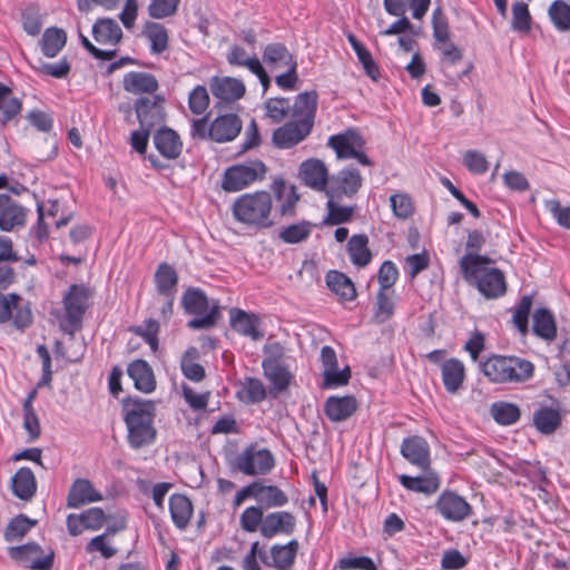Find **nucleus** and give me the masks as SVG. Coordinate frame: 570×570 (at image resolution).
Returning a JSON list of instances; mask_svg holds the SVG:
<instances>
[{
  "mask_svg": "<svg viewBox=\"0 0 570 570\" xmlns=\"http://www.w3.org/2000/svg\"><path fill=\"white\" fill-rule=\"evenodd\" d=\"M127 441L131 449L139 450L153 444L157 436L154 426L156 406L153 401L127 400L122 405Z\"/></svg>",
  "mask_w": 570,
  "mask_h": 570,
  "instance_id": "f257e3e1",
  "label": "nucleus"
},
{
  "mask_svg": "<svg viewBox=\"0 0 570 570\" xmlns=\"http://www.w3.org/2000/svg\"><path fill=\"white\" fill-rule=\"evenodd\" d=\"M490 263L491 259L488 256L471 253L463 255L459 263L464 279L475 284L478 291L488 299L501 297L507 292L502 271L482 267Z\"/></svg>",
  "mask_w": 570,
  "mask_h": 570,
  "instance_id": "f03ea898",
  "label": "nucleus"
},
{
  "mask_svg": "<svg viewBox=\"0 0 570 570\" xmlns=\"http://www.w3.org/2000/svg\"><path fill=\"white\" fill-rule=\"evenodd\" d=\"M534 364L525 358L493 354L481 364L484 376L494 384H522L534 375Z\"/></svg>",
  "mask_w": 570,
  "mask_h": 570,
  "instance_id": "7ed1b4c3",
  "label": "nucleus"
},
{
  "mask_svg": "<svg viewBox=\"0 0 570 570\" xmlns=\"http://www.w3.org/2000/svg\"><path fill=\"white\" fill-rule=\"evenodd\" d=\"M272 209V195L265 190L243 194L232 206L233 216L237 222L258 229L274 225L271 218Z\"/></svg>",
  "mask_w": 570,
  "mask_h": 570,
  "instance_id": "20e7f679",
  "label": "nucleus"
},
{
  "mask_svg": "<svg viewBox=\"0 0 570 570\" xmlns=\"http://www.w3.org/2000/svg\"><path fill=\"white\" fill-rule=\"evenodd\" d=\"M263 354V374L271 384V393L276 396L285 392L294 379L287 364L288 356L279 342L265 344Z\"/></svg>",
  "mask_w": 570,
  "mask_h": 570,
  "instance_id": "39448f33",
  "label": "nucleus"
},
{
  "mask_svg": "<svg viewBox=\"0 0 570 570\" xmlns=\"http://www.w3.org/2000/svg\"><path fill=\"white\" fill-rule=\"evenodd\" d=\"M181 305L187 314L197 316L188 322V326L193 330L210 328L219 316L218 304L209 305L207 296L199 288H188L183 294Z\"/></svg>",
  "mask_w": 570,
  "mask_h": 570,
  "instance_id": "423d86ee",
  "label": "nucleus"
},
{
  "mask_svg": "<svg viewBox=\"0 0 570 570\" xmlns=\"http://www.w3.org/2000/svg\"><path fill=\"white\" fill-rule=\"evenodd\" d=\"M267 173L266 165L259 160H248L225 169L222 188L227 193L240 191L252 184L263 180Z\"/></svg>",
  "mask_w": 570,
  "mask_h": 570,
  "instance_id": "0eeeda50",
  "label": "nucleus"
},
{
  "mask_svg": "<svg viewBox=\"0 0 570 570\" xmlns=\"http://www.w3.org/2000/svg\"><path fill=\"white\" fill-rule=\"evenodd\" d=\"M275 459L268 449L245 448L234 460V469L245 475H265L272 471Z\"/></svg>",
  "mask_w": 570,
  "mask_h": 570,
  "instance_id": "6e6552de",
  "label": "nucleus"
},
{
  "mask_svg": "<svg viewBox=\"0 0 570 570\" xmlns=\"http://www.w3.org/2000/svg\"><path fill=\"white\" fill-rule=\"evenodd\" d=\"M10 320L17 330L24 331L33 320L30 305L17 293H0V324Z\"/></svg>",
  "mask_w": 570,
  "mask_h": 570,
  "instance_id": "1a4fd4ad",
  "label": "nucleus"
},
{
  "mask_svg": "<svg viewBox=\"0 0 570 570\" xmlns=\"http://www.w3.org/2000/svg\"><path fill=\"white\" fill-rule=\"evenodd\" d=\"M8 554L12 560L31 570H51L53 566V552L43 554L42 548L36 542L10 547Z\"/></svg>",
  "mask_w": 570,
  "mask_h": 570,
  "instance_id": "9d476101",
  "label": "nucleus"
},
{
  "mask_svg": "<svg viewBox=\"0 0 570 570\" xmlns=\"http://www.w3.org/2000/svg\"><path fill=\"white\" fill-rule=\"evenodd\" d=\"M90 291L83 285H71L68 293L63 296V307L66 312V322L69 332L73 333L81 325L82 317L88 308Z\"/></svg>",
  "mask_w": 570,
  "mask_h": 570,
  "instance_id": "9b49d317",
  "label": "nucleus"
},
{
  "mask_svg": "<svg viewBox=\"0 0 570 570\" xmlns=\"http://www.w3.org/2000/svg\"><path fill=\"white\" fill-rule=\"evenodd\" d=\"M435 511L446 521L462 522L472 514L471 504L454 491L445 490L434 503Z\"/></svg>",
  "mask_w": 570,
  "mask_h": 570,
  "instance_id": "f8f14e48",
  "label": "nucleus"
},
{
  "mask_svg": "<svg viewBox=\"0 0 570 570\" xmlns=\"http://www.w3.org/2000/svg\"><path fill=\"white\" fill-rule=\"evenodd\" d=\"M165 101L161 95L139 97L135 100L134 108L141 128L153 129L165 121Z\"/></svg>",
  "mask_w": 570,
  "mask_h": 570,
  "instance_id": "ddd939ff",
  "label": "nucleus"
},
{
  "mask_svg": "<svg viewBox=\"0 0 570 570\" xmlns=\"http://www.w3.org/2000/svg\"><path fill=\"white\" fill-rule=\"evenodd\" d=\"M362 186V176L358 169L346 167L330 178V186L326 190L331 198L345 195L354 196Z\"/></svg>",
  "mask_w": 570,
  "mask_h": 570,
  "instance_id": "4468645a",
  "label": "nucleus"
},
{
  "mask_svg": "<svg viewBox=\"0 0 570 570\" xmlns=\"http://www.w3.org/2000/svg\"><path fill=\"white\" fill-rule=\"evenodd\" d=\"M400 451L402 456L412 465L423 471L430 468V445L424 438L412 435L403 439Z\"/></svg>",
  "mask_w": 570,
  "mask_h": 570,
  "instance_id": "2eb2a0df",
  "label": "nucleus"
},
{
  "mask_svg": "<svg viewBox=\"0 0 570 570\" xmlns=\"http://www.w3.org/2000/svg\"><path fill=\"white\" fill-rule=\"evenodd\" d=\"M312 129L297 120L287 121L273 131L272 141L279 149H289L309 136Z\"/></svg>",
  "mask_w": 570,
  "mask_h": 570,
  "instance_id": "dca6fc26",
  "label": "nucleus"
},
{
  "mask_svg": "<svg viewBox=\"0 0 570 570\" xmlns=\"http://www.w3.org/2000/svg\"><path fill=\"white\" fill-rule=\"evenodd\" d=\"M243 122L235 114L216 117L209 124V139L223 144L234 140L242 131Z\"/></svg>",
  "mask_w": 570,
  "mask_h": 570,
  "instance_id": "f3484780",
  "label": "nucleus"
},
{
  "mask_svg": "<svg viewBox=\"0 0 570 570\" xmlns=\"http://www.w3.org/2000/svg\"><path fill=\"white\" fill-rule=\"evenodd\" d=\"M364 145V138L355 128L332 135L327 140V146L335 151L340 159H350L351 155H354L357 149H363Z\"/></svg>",
  "mask_w": 570,
  "mask_h": 570,
  "instance_id": "a211bd4d",
  "label": "nucleus"
},
{
  "mask_svg": "<svg viewBox=\"0 0 570 570\" xmlns=\"http://www.w3.org/2000/svg\"><path fill=\"white\" fill-rule=\"evenodd\" d=\"M296 518L288 511H276L264 517L259 528L262 537L272 539L277 534L291 535L295 531Z\"/></svg>",
  "mask_w": 570,
  "mask_h": 570,
  "instance_id": "6ab92c4d",
  "label": "nucleus"
},
{
  "mask_svg": "<svg viewBox=\"0 0 570 570\" xmlns=\"http://www.w3.org/2000/svg\"><path fill=\"white\" fill-rule=\"evenodd\" d=\"M299 543L296 539L288 541L286 544H274L271 547V557L262 553L261 560L267 567L277 570H289L296 559Z\"/></svg>",
  "mask_w": 570,
  "mask_h": 570,
  "instance_id": "aec40b11",
  "label": "nucleus"
},
{
  "mask_svg": "<svg viewBox=\"0 0 570 570\" xmlns=\"http://www.w3.org/2000/svg\"><path fill=\"white\" fill-rule=\"evenodd\" d=\"M102 500V494L95 489L92 482L88 479H76L71 484L67 495V507L78 509L85 504Z\"/></svg>",
  "mask_w": 570,
  "mask_h": 570,
  "instance_id": "412c9836",
  "label": "nucleus"
},
{
  "mask_svg": "<svg viewBox=\"0 0 570 570\" xmlns=\"http://www.w3.org/2000/svg\"><path fill=\"white\" fill-rule=\"evenodd\" d=\"M26 209L9 195L0 194V229L11 232L26 223Z\"/></svg>",
  "mask_w": 570,
  "mask_h": 570,
  "instance_id": "4be33fe9",
  "label": "nucleus"
},
{
  "mask_svg": "<svg viewBox=\"0 0 570 570\" xmlns=\"http://www.w3.org/2000/svg\"><path fill=\"white\" fill-rule=\"evenodd\" d=\"M261 320L254 313H247L239 308L230 309V326L240 335L259 341L264 332L259 328Z\"/></svg>",
  "mask_w": 570,
  "mask_h": 570,
  "instance_id": "5701e85b",
  "label": "nucleus"
},
{
  "mask_svg": "<svg viewBox=\"0 0 570 570\" xmlns=\"http://www.w3.org/2000/svg\"><path fill=\"white\" fill-rule=\"evenodd\" d=\"M317 92L315 90L301 92L291 106L292 117L308 127L314 126L317 109Z\"/></svg>",
  "mask_w": 570,
  "mask_h": 570,
  "instance_id": "b1692460",
  "label": "nucleus"
},
{
  "mask_svg": "<svg viewBox=\"0 0 570 570\" xmlns=\"http://www.w3.org/2000/svg\"><path fill=\"white\" fill-rule=\"evenodd\" d=\"M299 176L304 184L315 190H324L330 185L328 173L325 164L320 159H308L302 163Z\"/></svg>",
  "mask_w": 570,
  "mask_h": 570,
  "instance_id": "393cba45",
  "label": "nucleus"
},
{
  "mask_svg": "<svg viewBox=\"0 0 570 570\" xmlns=\"http://www.w3.org/2000/svg\"><path fill=\"white\" fill-rule=\"evenodd\" d=\"M122 88L134 95H157L159 88L157 78L144 71H129L124 76Z\"/></svg>",
  "mask_w": 570,
  "mask_h": 570,
  "instance_id": "a878e982",
  "label": "nucleus"
},
{
  "mask_svg": "<svg viewBox=\"0 0 570 570\" xmlns=\"http://www.w3.org/2000/svg\"><path fill=\"white\" fill-rule=\"evenodd\" d=\"M214 97L222 101L233 102L245 95V85L242 80L232 77H214L210 81Z\"/></svg>",
  "mask_w": 570,
  "mask_h": 570,
  "instance_id": "bb28decb",
  "label": "nucleus"
},
{
  "mask_svg": "<svg viewBox=\"0 0 570 570\" xmlns=\"http://www.w3.org/2000/svg\"><path fill=\"white\" fill-rule=\"evenodd\" d=\"M357 410V401L353 395L330 396L324 403V412L330 421L342 422L351 417Z\"/></svg>",
  "mask_w": 570,
  "mask_h": 570,
  "instance_id": "cd10ccee",
  "label": "nucleus"
},
{
  "mask_svg": "<svg viewBox=\"0 0 570 570\" xmlns=\"http://www.w3.org/2000/svg\"><path fill=\"white\" fill-rule=\"evenodd\" d=\"M154 144L159 154L167 159L178 158L183 150L179 135L168 127L160 128L154 135Z\"/></svg>",
  "mask_w": 570,
  "mask_h": 570,
  "instance_id": "c85d7f7f",
  "label": "nucleus"
},
{
  "mask_svg": "<svg viewBox=\"0 0 570 570\" xmlns=\"http://www.w3.org/2000/svg\"><path fill=\"white\" fill-rule=\"evenodd\" d=\"M169 512L175 527L185 530L193 517L194 507L189 498L181 493H174L169 497Z\"/></svg>",
  "mask_w": 570,
  "mask_h": 570,
  "instance_id": "c756f323",
  "label": "nucleus"
},
{
  "mask_svg": "<svg viewBox=\"0 0 570 570\" xmlns=\"http://www.w3.org/2000/svg\"><path fill=\"white\" fill-rule=\"evenodd\" d=\"M94 39L102 46H117L122 39V30L111 18L98 19L91 30Z\"/></svg>",
  "mask_w": 570,
  "mask_h": 570,
  "instance_id": "7c9ffc66",
  "label": "nucleus"
},
{
  "mask_svg": "<svg viewBox=\"0 0 570 570\" xmlns=\"http://www.w3.org/2000/svg\"><path fill=\"white\" fill-rule=\"evenodd\" d=\"M128 376L134 381L137 390L150 393L156 389L153 368L145 360H136L128 365Z\"/></svg>",
  "mask_w": 570,
  "mask_h": 570,
  "instance_id": "2f4dec72",
  "label": "nucleus"
},
{
  "mask_svg": "<svg viewBox=\"0 0 570 570\" xmlns=\"http://www.w3.org/2000/svg\"><path fill=\"white\" fill-rule=\"evenodd\" d=\"M142 36L148 40L153 55H161L169 47V31L163 23L147 21L142 27Z\"/></svg>",
  "mask_w": 570,
  "mask_h": 570,
  "instance_id": "473e14b6",
  "label": "nucleus"
},
{
  "mask_svg": "<svg viewBox=\"0 0 570 570\" xmlns=\"http://www.w3.org/2000/svg\"><path fill=\"white\" fill-rule=\"evenodd\" d=\"M266 394V386L257 377L247 376L237 384L236 397L245 404L261 403Z\"/></svg>",
  "mask_w": 570,
  "mask_h": 570,
  "instance_id": "72a5a7b5",
  "label": "nucleus"
},
{
  "mask_svg": "<svg viewBox=\"0 0 570 570\" xmlns=\"http://www.w3.org/2000/svg\"><path fill=\"white\" fill-rule=\"evenodd\" d=\"M327 287L340 297L342 302H352L356 298V288L352 279L338 271H330L325 276Z\"/></svg>",
  "mask_w": 570,
  "mask_h": 570,
  "instance_id": "f704fd0d",
  "label": "nucleus"
},
{
  "mask_svg": "<svg viewBox=\"0 0 570 570\" xmlns=\"http://www.w3.org/2000/svg\"><path fill=\"white\" fill-rule=\"evenodd\" d=\"M442 381L445 390L454 394L462 386L465 377L463 363L458 358H449L441 365Z\"/></svg>",
  "mask_w": 570,
  "mask_h": 570,
  "instance_id": "c9c22d12",
  "label": "nucleus"
},
{
  "mask_svg": "<svg viewBox=\"0 0 570 570\" xmlns=\"http://www.w3.org/2000/svg\"><path fill=\"white\" fill-rule=\"evenodd\" d=\"M12 493L21 500H30L37 491V481L30 468H20L11 479Z\"/></svg>",
  "mask_w": 570,
  "mask_h": 570,
  "instance_id": "e433bc0d",
  "label": "nucleus"
},
{
  "mask_svg": "<svg viewBox=\"0 0 570 570\" xmlns=\"http://www.w3.org/2000/svg\"><path fill=\"white\" fill-rule=\"evenodd\" d=\"M399 479L400 483L405 489L419 493L433 494L440 488V479L438 474L432 471H425L424 475L420 476H410L406 474H402Z\"/></svg>",
  "mask_w": 570,
  "mask_h": 570,
  "instance_id": "4c0bfd02",
  "label": "nucleus"
},
{
  "mask_svg": "<svg viewBox=\"0 0 570 570\" xmlns=\"http://www.w3.org/2000/svg\"><path fill=\"white\" fill-rule=\"evenodd\" d=\"M533 333L546 341H553L557 337V325L553 314L546 307L537 308L532 317Z\"/></svg>",
  "mask_w": 570,
  "mask_h": 570,
  "instance_id": "58836bf2",
  "label": "nucleus"
},
{
  "mask_svg": "<svg viewBox=\"0 0 570 570\" xmlns=\"http://www.w3.org/2000/svg\"><path fill=\"white\" fill-rule=\"evenodd\" d=\"M347 254L353 265L365 267L372 261L368 237L365 234L353 235L347 242Z\"/></svg>",
  "mask_w": 570,
  "mask_h": 570,
  "instance_id": "ea45409f",
  "label": "nucleus"
},
{
  "mask_svg": "<svg viewBox=\"0 0 570 570\" xmlns=\"http://www.w3.org/2000/svg\"><path fill=\"white\" fill-rule=\"evenodd\" d=\"M263 60L273 69L287 67L297 62L287 47L281 42L268 43L264 48Z\"/></svg>",
  "mask_w": 570,
  "mask_h": 570,
  "instance_id": "a19ab883",
  "label": "nucleus"
},
{
  "mask_svg": "<svg viewBox=\"0 0 570 570\" xmlns=\"http://www.w3.org/2000/svg\"><path fill=\"white\" fill-rule=\"evenodd\" d=\"M562 422V416L559 410L541 406L533 413V424L535 429L542 434H552Z\"/></svg>",
  "mask_w": 570,
  "mask_h": 570,
  "instance_id": "79ce46f5",
  "label": "nucleus"
},
{
  "mask_svg": "<svg viewBox=\"0 0 570 570\" xmlns=\"http://www.w3.org/2000/svg\"><path fill=\"white\" fill-rule=\"evenodd\" d=\"M155 284L159 295H175L178 284L177 272L171 265L167 263L159 264L155 273Z\"/></svg>",
  "mask_w": 570,
  "mask_h": 570,
  "instance_id": "37998d69",
  "label": "nucleus"
},
{
  "mask_svg": "<svg viewBox=\"0 0 570 570\" xmlns=\"http://www.w3.org/2000/svg\"><path fill=\"white\" fill-rule=\"evenodd\" d=\"M256 501L265 508H279L288 502L286 493L277 485H265L262 481H255Z\"/></svg>",
  "mask_w": 570,
  "mask_h": 570,
  "instance_id": "c03bdc74",
  "label": "nucleus"
},
{
  "mask_svg": "<svg viewBox=\"0 0 570 570\" xmlns=\"http://www.w3.org/2000/svg\"><path fill=\"white\" fill-rule=\"evenodd\" d=\"M67 42V33L65 30L50 27L45 30L40 45L42 53L48 58H55Z\"/></svg>",
  "mask_w": 570,
  "mask_h": 570,
  "instance_id": "a18cd8bd",
  "label": "nucleus"
},
{
  "mask_svg": "<svg viewBox=\"0 0 570 570\" xmlns=\"http://www.w3.org/2000/svg\"><path fill=\"white\" fill-rule=\"evenodd\" d=\"M199 357L196 347L190 346L180 360V368L184 376L193 382H200L205 379L206 372L203 365L195 361Z\"/></svg>",
  "mask_w": 570,
  "mask_h": 570,
  "instance_id": "49530a36",
  "label": "nucleus"
},
{
  "mask_svg": "<svg viewBox=\"0 0 570 570\" xmlns=\"http://www.w3.org/2000/svg\"><path fill=\"white\" fill-rule=\"evenodd\" d=\"M273 188L277 198L283 202L279 207L281 215L292 216L294 214V208L299 199L295 187H288L283 179H278L274 181Z\"/></svg>",
  "mask_w": 570,
  "mask_h": 570,
  "instance_id": "de8ad7c7",
  "label": "nucleus"
},
{
  "mask_svg": "<svg viewBox=\"0 0 570 570\" xmlns=\"http://www.w3.org/2000/svg\"><path fill=\"white\" fill-rule=\"evenodd\" d=\"M313 229L309 222L303 220L284 227L278 233V238L285 244H298L306 240Z\"/></svg>",
  "mask_w": 570,
  "mask_h": 570,
  "instance_id": "09e8293b",
  "label": "nucleus"
},
{
  "mask_svg": "<svg viewBox=\"0 0 570 570\" xmlns=\"http://www.w3.org/2000/svg\"><path fill=\"white\" fill-rule=\"evenodd\" d=\"M37 523L36 520L28 518L24 514H19L14 517L4 531V540L7 542L21 540L27 532L35 527Z\"/></svg>",
  "mask_w": 570,
  "mask_h": 570,
  "instance_id": "8fccbe9b",
  "label": "nucleus"
},
{
  "mask_svg": "<svg viewBox=\"0 0 570 570\" xmlns=\"http://www.w3.org/2000/svg\"><path fill=\"white\" fill-rule=\"evenodd\" d=\"M532 304L533 296L523 295L513 312L512 323L521 335H527L529 332V315Z\"/></svg>",
  "mask_w": 570,
  "mask_h": 570,
  "instance_id": "3c124183",
  "label": "nucleus"
},
{
  "mask_svg": "<svg viewBox=\"0 0 570 570\" xmlns=\"http://www.w3.org/2000/svg\"><path fill=\"white\" fill-rule=\"evenodd\" d=\"M491 414L497 423L511 425L519 421L521 412L518 405L508 402H497L491 406Z\"/></svg>",
  "mask_w": 570,
  "mask_h": 570,
  "instance_id": "603ef678",
  "label": "nucleus"
},
{
  "mask_svg": "<svg viewBox=\"0 0 570 570\" xmlns=\"http://www.w3.org/2000/svg\"><path fill=\"white\" fill-rule=\"evenodd\" d=\"M549 17L557 30H570V6L563 0H556L549 7Z\"/></svg>",
  "mask_w": 570,
  "mask_h": 570,
  "instance_id": "864d4df0",
  "label": "nucleus"
},
{
  "mask_svg": "<svg viewBox=\"0 0 570 570\" xmlns=\"http://www.w3.org/2000/svg\"><path fill=\"white\" fill-rule=\"evenodd\" d=\"M0 110L3 115V122L11 120L21 111V101L12 97V90L0 82Z\"/></svg>",
  "mask_w": 570,
  "mask_h": 570,
  "instance_id": "5fc2aeb1",
  "label": "nucleus"
},
{
  "mask_svg": "<svg viewBox=\"0 0 570 570\" xmlns=\"http://www.w3.org/2000/svg\"><path fill=\"white\" fill-rule=\"evenodd\" d=\"M129 331L141 337L154 352L158 350L159 323L156 320L148 318L145 321L144 325L130 326Z\"/></svg>",
  "mask_w": 570,
  "mask_h": 570,
  "instance_id": "6e6d98bb",
  "label": "nucleus"
},
{
  "mask_svg": "<svg viewBox=\"0 0 570 570\" xmlns=\"http://www.w3.org/2000/svg\"><path fill=\"white\" fill-rule=\"evenodd\" d=\"M266 116L274 124L283 121L291 110V104L288 98L276 97L269 98L264 102Z\"/></svg>",
  "mask_w": 570,
  "mask_h": 570,
  "instance_id": "4d7b16f0",
  "label": "nucleus"
},
{
  "mask_svg": "<svg viewBox=\"0 0 570 570\" xmlns=\"http://www.w3.org/2000/svg\"><path fill=\"white\" fill-rule=\"evenodd\" d=\"M264 521L263 508L252 505L246 508L240 514L239 522L243 530L246 532L257 531Z\"/></svg>",
  "mask_w": 570,
  "mask_h": 570,
  "instance_id": "13d9d810",
  "label": "nucleus"
},
{
  "mask_svg": "<svg viewBox=\"0 0 570 570\" xmlns=\"http://www.w3.org/2000/svg\"><path fill=\"white\" fill-rule=\"evenodd\" d=\"M22 28L29 36H38L42 28V20L39 8L28 6L21 14Z\"/></svg>",
  "mask_w": 570,
  "mask_h": 570,
  "instance_id": "bf43d9fd",
  "label": "nucleus"
},
{
  "mask_svg": "<svg viewBox=\"0 0 570 570\" xmlns=\"http://www.w3.org/2000/svg\"><path fill=\"white\" fill-rule=\"evenodd\" d=\"M432 29L434 43L448 42V40H451V32L448 18L443 14L441 8H436L433 11Z\"/></svg>",
  "mask_w": 570,
  "mask_h": 570,
  "instance_id": "052dcab7",
  "label": "nucleus"
},
{
  "mask_svg": "<svg viewBox=\"0 0 570 570\" xmlns=\"http://www.w3.org/2000/svg\"><path fill=\"white\" fill-rule=\"evenodd\" d=\"M434 49L442 55L441 62L444 67H451L459 63L463 58V51L451 40L433 45Z\"/></svg>",
  "mask_w": 570,
  "mask_h": 570,
  "instance_id": "680f3d73",
  "label": "nucleus"
},
{
  "mask_svg": "<svg viewBox=\"0 0 570 570\" xmlns=\"http://www.w3.org/2000/svg\"><path fill=\"white\" fill-rule=\"evenodd\" d=\"M512 29L519 32H528L531 28V16L528 4L515 2L512 6Z\"/></svg>",
  "mask_w": 570,
  "mask_h": 570,
  "instance_id": "e2e57ef3",
  "label": "nucleus"
},
{
  "mask_svg": "<svg viewBox=\"0 0 570 570\" xmlns=\"http://www.w3.org/2000/svg\"><path fill=\"white\" fill-rule=\"evenodd\" d=\"M180 0H151L148 6L149 16L154 19H164L176 13Z\"/></svg>",
  "mask_w": 570,
  "mask_h": 570,
  "instance_id": "0e129e2a",
  "label": "nucleus"
},
{
  "mask_svg": "<svg viewBox=\"0 0 570 570\" xmlns=\"http://www.w3.org/2000/svg\"><path fill=\"white\" fill-rule=\"evenodd\" d=\"M209 106V96L204 86L195 87L188 97V107L195 115L204 114Z\"/></svg>",
  "mask_w": 570,
  "mask_h": 570,
  "instance_id": "69168bd1",
  "label": "nucleus"
},
{
  "mask_svg": "<svg viewBox=\"0 0 570 570\" xmlns=\"http://www.w3.org/2000/svg\"><path fill=\"white\" fill-rule=\"evenodd\" d=\"M390 202L396 217L405 219L413 214L414 207L409 195L402 193L394 194L390 197Z\"/></svg>",
  "mask_w": 570,
  "mask_h": 570,
  "instance_id": "338daca9",
  "label": "nucleus"
},
{
  "mask_svg": "<svg viewBox=\"0 0 570 570\" xmlns=\"http://www.w3.org/2000/svg\"><path fill=\"white\" fill-rule=\"evenodd\" d=\"M544 207L561 227L570 229V206L561 207L558 199H547Z\"/></svg>",
  "mask_w": 570,
  "mask_h": 570,
  "instance_id": "774afa93",
  "label": "nucleus"
}]
</instances>
